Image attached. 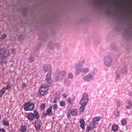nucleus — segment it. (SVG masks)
Here are the masks:
<instances>
[{"instance_id":"obj_1","label":"nucleus","mask_w":132,"mask_h":132,"mask_svg":"<svg viewBox=\"0 0 132 132\" xmlns=\"http://www.w3.org/2000/svg\"><path fill=\"white\" fill-rule=\"evenodd\" d=\"M48 86L44 84L41 85L39 90V93L38 94V96H40L46 95L47 94V92L48 89Z\"/></svg>"},{"instance_id":"obj_2","label":"nucleus","mask_w":132,"mask_h":132,"mask_svg":"<svg viewBox=\"0 0 132 132\" xmlns=\"http://www.w3.org/2000/svg\"><path fill=\"white\" fill-rule=\"evenodd\" d=\"M34 113H29L28 115L27 118L30 121L33 120L35 118L38 119L39 118V114L36 110L34 111Z\"/></svg>"},{"instance_id":"obj_3","label":"nucleus","mask_w":132,"mask_h":132,"mask_svg":"<svg viewBox=\"0 0 132 132\" xmlns=\"http://www.w3.org/2000/svg\"><path fill=\"white\" fill-rule=\"evenodd\" d=\"M23 106H24V109L25 111H32L35 108L34 104L31 103L29 101L25 103Z\"/></svg>"},{"instance_id":"obj_4","label":"nucleus","mask_w":132,"mask_h":132,"mask_svg":"<svg viewBox=\"0 0 132 132\" xmlns=\"http://www.w3.org/2000/svg\"><path fill=\"white\" fill-rule=\"evenodd\" d=\"M88 95L87 93H84L83 94L81 100H80L79 104L81 105H86L88 101Z\"/></svg>"},{"instance_id":"obj_5","label":"nucleus","mask_w":132,"mask_h":132,"mask_svg":"<svg viewBox=\"0 0 132 132\" xmlns=\"http://www.w3.org/2000/svg\"><path fill=\"white\" fill-rule=\"evenodd\" d=\"M10 55L9 50L8 49H6L4 52V54L2 55L1 57V58L2 59V62H5L4 61L6 60V57L9 56Z\"/></svg>"},{"instance_id":"obj_6","label":"nucleus","mask_w":132,"mask_h":132,"mask_svg":"<svg viewBox=\"0 0 132 132\" xmlns=\"http://www.w3.org/2000/svg\"><path fill=\"white\" fill-rule=\"evenodd\" d=\"M105 65L107 66H110L112 63V60L111 57L108 56H105L104 59Z\"/></svg>"},{"instance_id":"obj_7","label":"nucleus","mask_w":132,"mask_h":132,"mask_svg":"<svg viewBox=\"0 0 132 132\" xmlns=\"http://www.w3.org/2000/svg\"><path fill=\"white\" fill-rule=\"evenodd\" d=\"M51 72H48L46 76V80L47 86H50L52 82L51 80Z\"/></svg>"},{"instance_id":"obj_8","label":"nucleus","mask_w":132,"mask_h":132,"mask_svg":"<svg viewBox=\"0 0 132 132\" xmlns=\"http://www.w3.org/2000/svg\"><path fill=\"white\" fill-rule=\"evenodd\" d=\"M43 69L44 72L46 73L52 72V68L50 65H45L43 67Z\"/></svg>"},{"instance_id":"obj_9","label":"nucleus","mask_w":132,"mask_h":132,"mask_svg":"<svg viewBox=\"0 0 132 132\" xmlns=\"http://www.w3.org/2000/svg\"><path fill=\"white\" fill-rule=\"evenodd\" d=\"M52 107L50 106L46 110V112H44L43 116H46L48 115L49 116H51L52 114Z\"/></svg>"},{"instance_id":"obj_10","label":"nucleus","mask_w":132,"mask_h":132,"mask_svg":"<svg viewBox=\"0 0 132 132\" xmlns=\"http://www.w3.org/2000/svg\"><path fill=\"white\" fill-rule=\"evenodd\" d=\"M77 74L78 75L82 72V70L83 69V67L81 66L77 65L76 66Z\"/></svg>"},{"instance_id":"obj_11","label":"nucleus","mask_w":132,"mask_h":132,"mask_svg":"<svg viewBox=\"0 0 132 132\" xmlns=\"http://www.w3.org/2000/svg\"><path fill=\"white\" fill-rule=\"evenodd\" d=\"M55 80L57 81L62 80L63 79V77L58 72L55 75Z\"/></svg>"},{"instance_id":"obj_12","label":"nucleus","mask_w":132,"mask_h":132,"mask_svg":"<svg viewBox=\"0 0 132 132\" xmlns=\"http://www.w3.org/2000/svg\"><path fill=\"white\" fill-rule=\"evenodd\" d=\"M92 75L89 74H88L87 75L84 76L83 77V79L86 81H89L92 77Z\"/></svg>"},{"instance_id":"obj_13","label":"nucleus","mask_w":132,"mask_h":132,"mask_svg":"<svg viewBox=\"0 0 132 132\" xmlns=\"http://www.w3.org/2000/svg\"><path fill=\"white\" fill-rule=\"evenodd\" d=\"M79 123L80 124V126L81 128L82 129H84L85 123L84 120L83 119H80L79 121Z\"/></svg>"},{"instance_id":"obj_14","label":"nucleus","mask_w":132,"mask_h":132,"mask_svg":"<svg viewBox=\"0 0 132 132\" xmlns=\"http://www.w3.org/2000/svg\"><path fill=\"white\" fill-rule=\"evenodd\" d=\"M94 128L93 125L91 124L88 125V126L87 128V129L86 132H89L90 131L92 130Z\"/></svg>"},{"instance_id":"obj_15","label":"nucleus","mask_w":132,"mask_h":132,"mask_svg":"<svg viewBox=\"0 0 132 132\" xmlns=\"http://www.w3.org/2000/svg\"><path fill=\"white\" fill-rule=\"evenodd\" d=\"M71 114L73 116H77L78 115V112L77 109H72L71 111Z\"/></svg>"},{"instance_id":"obj_16","label":"nucleus","mask_w":132,"mask_h":132,"mask_svg":"<svg viewBox=\"0 0 132 132\" xmlns=\"http://www.w3.org/2000/svg\"><path fill=\"white\" fill-rule=\"evenodd\" d=\"M34 126L35 128L37 130H39L41 127L40 123L38 122L35 123Z\"/></svg>"},{"instance_id":"obj_17","label":"nucleus","mask_w":132,"mask_h":132,"mask_svg":"<svg viewBox=\"0 0 132 132\" xmlns=\"http://www.w3.org/2000/svg\"><path fill=\"white\" fill-rule=\"evenodd\" d=\"M86 105H81V106L79 108V111L80 114L82 113L83 112Z\"/></svg>"},{"instance_id":"obj_18","label":"nucleus","mask_w":132,"mask_h":132,"mask_svg":"<svg viewBox=\"0 0 132 132\" xmlns=\"http://www.w3.org/2000/svg\"><path fill=\"white\" fill-rule=\"evenodd\" d=\"M112 129L113 131H116L118 129V126L117 125H113L112 126Z\"/></svg>"},{"instance_id":"obj_19","label":"nucleus","mask_w":132,"mask_h":132,"mask_svg":"<svg viewBox=\"0 0 132 132\" xmlns=\"http://www.w3.org/2000/svg\"><path fill=\"white\" fill-rule=\"evenodd\" d=\"M63 77H65L66 75V72L64 71H61L58 72Z\"/></svg>"},{"instance_id":"obj_20","label":"nucleus","mask_w":132,"mask_h":132,"mask_svg":"<svg viewBox=\"0 0 132 132\" xmlns=\"http://www.w3.org/2000/svg\"><path fill=\"white\" fill-rule=\"evenodd\" d=\"M26 126L25 125L22 126L20 128V131L22 132H26Z\"/></svg>"},{"instance_id":"obj_21","label":"nucleus","mask_w":132,"mask_h":132,"mask_svg":"<svg viewBox=\"0 0 132 132\" xmlns=\"http://www.w3.org/2000/svg\"><path fill=\"white\" fill-rule=\"evenodd\" d=\"M121 72L123 74H126L127 72L126 67H123L121 70Z\"/></svg>"},{"instance_id":"obj_22","label":"nucleus","mask_w":132,"mask_h":132,"mask_svg":"<svg viewBox=\"0 0 132 132\" xmlns=\"http://www.w3.org/2000/svg\"><path fill=\"white\" fill-rule=\"evenodd\" d=\"M2 123L3 125L5 126H7L9 124V122L7 121H6L5 120L2 122Z\"/></svg>"},{"instance_id":"obj_23","label":"nucleus","mask_w":132,"mask_h":132,"mask_svg":"<svg viewBox=\"0 0 132 132\" xmlns=\"http://www.w3.org/2000/svg\"><path fill=\"white\" fill-rule=\"evenodd\" d=\"M65 84L66 85H69L70 84V82L68 79L66 78L65 79Z\"/></svg>"},{"instance_id":"obj_24","label":"nucleus","mask_w":132,"mask_h":132,"mask_svg":"<svg viewBox=\"0 0 132 132\" xmlns=\"http://www.w3.org/2000/svg\"><path fill=\"white\" fill-rule=\"evenodd\" d=\"M25 38V36L22 35H20L18 37L19 41L22 40Z\"/></svg>"},{"instance_id":"obj_25","label":"nucleus","mask_w":132,"mask_h":132,"mask_svg":"<svg viewBox=\"0 0 132 132\" xmlns=\"http://www.w3.org/2000/svg\"><path fill=\"white\" fill-rule=\"evenodd\" d=\"M121 124L123 126H125L127 123V120L125 119H123L121 121Z\"/></svg>"},{"instance_id":"obj_26","label":"nucleus","mask_w":132,"mask_h":132,"mask_svg":"<svg viewBox=\"0 0 132 132\" xmlns=\"http://www.w3.org/2000/svg\"><path fill=\"white\" fill-rule=\"evenodd\" d=\"M6 89V88H4L2 89L1 92V97L4 95L5 93Z\"/></svg>"},{"instance_id":"obj_27","label":"nucleus","mask_w":132,"mask_h":132,"mask_svg":"<svg viewBox=\"0 0 132 132\" xmlns=\"http://www.w3.org/2000/svg\"><path fill=\"white\" fill-rule=\"evenodd\" d=\"M60 105L61 106H64L65 105V101H60Z\"/></svg>"},{"instance_id":"obj_28","label":"nucleus","mask_w":132,"mask_h":132,"mask_svg":"<svg viewBox=\"0 0 132 132\" xmlns=\"http://www.w3.org/2000/svg\"><path fill=\"white\" fill-rule=\"evenodd\" d=\"M101 119L100 117H96L94 118L93 120L96 122H98Z\"/></svg>"},{"instance_id":"obj_29","label":"nucleus","mask_w":132,"mask_h":132,"mask_svg":"<svg viewBox=\"0 0 132 132\" xmlns=\"http://www.w3.org/2000/svg\"><path fill=\"white\" fill-rule=\"evenodd\" d=\"M83 72L84 74H85L87 72H88L89 71V69L87 68H85L84 69L83 68Z\"/></svg>"},{"instance_id":"obj_30","label":"nucleus","mask_w":132,"mask_h":132,"mask_svg":"<svg viewBox=\"0 0 132 132\" xmlns=\"http://www.w3.org/2000/svg\"><path fill=\"white\" fill-rule=\"evenodd\" d=\"M114 116L116 117H118L120 115L119 112L117 111H116L114 112Z\"/></svg>"},{"instance_id":"obj_31","label":"nucleus","mask_w":132,"mask_h":132,"mask_svg":"<svg viewBox=\"0 0 132 132\" xmlns=\"http://www.w3.org/2000/svg\"><path fill=\"white\" fill-rule=\"evenodd\" d=\"M29 60L30 62L32 63L34 61V58L32 56H31L29 58Z\"/></svg>"},{"instance_id":"obj_32","label":"nucleus","mask_w":132,"mask_h":132,"mask_svg":"<svg viewBox=\"0 0 132 132\" xmlns=\"http://www.w3.org/2000/svg\"><path fill=\"white\" fill-rule=\"evenodd\" d=\"M68 77L69 78L72 79L73 77V75L72 73H70L68 74Z\"/></svg>"},{"instance_id":"obj_33","label":"nucleus","mask_w":132,"mask_h":132,"mask_svg":"<svg viewBox=\"0 0 132 132\" xmlns=\"http://www.w3.org/2000/svg\"><path fill=\"white\" fill-rule=\"evenodd\" d=\"M11 52L13 53V55H15L16 54L15 50L14 48H12L11 49Z\"/></svg>"},{"instance_id":"obj_34","label":"nucleus","mask_w":132,"mask_h":132,"mask_svg":"<svg viewBox=\"0 0 132 132\" xmlns=\"http://www.w3.org/2000/svg\"><path fill=\"white\" fill-rule=\"evenodd\" d=\"M53 109L54 110H56L57 109V106L56 104H55L53 105Z\"/></svg>"},{"instance_id":"obj_35","label":"nucleus","mask_w":132,"mask_h":132,"mask_svg":"<svg viewBox=\"0 0 132 132\" xmlns=\"http://www.w3.org/2000/svg\"><path fill=\"white\" fill-rule=\"evenodd\" d=\"M57 98L56 97H55L54 100H53V102L54 103H55L57 102Z\"/></svg>"},{"instance_id":"obj_36","label":"nucleus","mask_w":132,"mask_h":132,"mask_svg":"<svg viewBox=\"0 0 132 132\" xmlns=\"http://www.w3.org/2000/svg\"><path fill=\"white\" fill-rule=\"evenodd\" d=\"M45 104L44 103H43L41 105L40 108L41 109H43L45 108Z\"/></svg>"},{"instance_id":"obj_37","label":"nucleus","mask_w":132,"mask_h":132,"mask_svg":"<svg viewBox=\"0 0 132 132\" xmlns=\"http://www.w3.org/2000/svg\"><path fill=\"white\" fill-rule=\"evenodd\" d=\"M7 36V35L5 34H4L2 35L1 36V38L2 39H4L6 38Z\"/></svg>"},{"instance_id":"obj_38","label":"nucleus","mask_w":132,"mask_h":132,"mask_svg":"<svg viewBox=\"0 0 132 132\" xmlns=\"http://www.w3.org/2000/svg\"><path fill=\"white\" fill-rule=\"evenodd\" d=\"M96 121H94V120H93V121L92 123H91L92 125L94 127H95V126L97 124L96 122Z\"/></svg>"},{"instance_id":"obj_39","label":"nucleus","mask_w":132,"mask_h":132,"mask_svg":"<svg viewBox=\"0 0 132 132\" xmlns=\"http://www.w3.org/2000/svg\"><path fill=\"white\" fill-rule=\"evenodd\" d=\"M6 89H9L10 88H11V85H7L6 87Z\"/></svg>"},{"instance_id":"obj_40","label":"nucleus","mask_w":132,"mask_h":132,"mask_svg":"<svg viewBox=\"0 0 132 132\" xmlns=\"http://www.w3.org/2000/svg\"><path fill=\"white\" fill-rule=\"evenodd\" d=\"M128 103L129 105H131L132 106V102L128 100Z\"/></svg>"},{"instance_id":"obj_41","label":"nucleus","mask_w":132,"mask_h":132,"mask_svg":"<svg viewBox=\"0 0 132 132\" xmlns=\"http://www.w3.org/2000/svg\"><path fill=\"white\" fill-rule=\"evenodd\" d=\"M132 107V106L131 105H128L126 106V107L127 109H129L131 108Z\"/></svg>"},{"instance_id":"obj_42","label":"nucleus","mask_w":132,"mask_h":132,"mask_svg":"<svg viewBox=\"0 0 132 132\" xmlns=\"http://www.w3.org/2000/svg\"><path fill=\"white\" fill-rule=\"evenodd\" d=\"M116 102L118 106H119L120 105L119 101L118 100H117L116 101Z\"/></svg>"},{"instance_id":"obj_43","label":"nucleus","mask_w":132,"mask_h":132,"mask_svg":"<svg viewBox=\"0 0 132 132\" xmlns=\"http://www.w3.org/2000/svg\"><path fill=\"white\" fill-rule=\"evenodd\" d=\"M67 94L66 93H64L63 94V96L64 98H65L67 97Z\"/></svg>"},{"instance_id":"obj_44","label":"nucleus","mask_w":132,"mask_h":132,"mask_svg":"<svg viewBox=\"0 0 132 132\" xmlns=\"http://www.w3.org/2000/svg\"><path fill=\"white\" fill-rule=\"evenodd\" d=\"M1 132H5L4 129L3 128L1 129Z\"/></svg>"},{"instance_id":"obj_45","label":"nucleus","mask_w":132,"mask_h":132,"mask_svg":"<svg viewBox=\"0 0 132 132\" xmlns=\"http://www.w3.org/2000/svg\"><path fill=\"white\" fill-rule=\"evenodd\" d=\"M70 114L69 113H68L67 115V117L68 118H69L70 117Z\"/></svg>"},{"instance_id":"obj_46","label":"nucleus","mask_w":132,"mask_h":132,"mask_svg":"<svg viewBox=\"0 0 132 132\" xmlns=\"http://www.w3.org/2000/svg\"><path fill=\"white\" fill-rule=\"evenodd\" d=\"M68 102L69 103H71V101L70 99H68Z\"/></svg>"},{"instance_id":"obj_47","label":"nucleus","mask_w":132,"mask_h":132,"mask_svg":"<svg viewBox=\"0 0 132 132\" xmlns=\"http://www.w3.org/2000/svg\"><path fill=\"white\" fill-rule=\"evenodd\" d=\"M26 85L25 84H23V87H26Z\"/></svg>"},{"instance_id":"obj_48","label":"nucleus","mask_w":132,"mask_h":132,"mask_svg":"<svg viewBox=\"0 0 132 132\" xmlns=\"http://www.w3.org/2000/svg\"><path fill=\"white\" fill-rule=\"evenodd\" d=\"M98 1L100 3H102L103 2V0H98Z\"/></svg>"},{"instance_id":"obj_49","label":"nucleus","mask_w":132,"mask_h":132,"mask_svg":"<svg viewBox=\"0 0 132 132\" xmlns=\"http://www.w3.org/2000/svg\"><path fill=\"white\" fill-rule=\"evenodd\" d=\"M4 49H3V50H1V52L2 53L3 52H4Z\"/></svg>"},{"instance_id":"obj_50","label":"nucleus","mask_w":132,"mask_h":132,"mask_svg":"<svg viewBox=\"0 0 132 132\" xmlns=\"http://www.w3.org/2000/svg\"><path fill=\"white\" fill-rule=\"evenodd\" d=\"M85 63V61L84 60H83L82 61V64H83Z\"/></svg>"},{"instance_id":"obj_51","label":"nucleus","mask_w":132,"mask_h":132,"mask_svg":"<svg viewBox=\"0 0 132 132\" xmlns=\"http://www.w3.org/2000/svg\"><path fill=\"white\" fill-rule=\"evenodd\" d=\"M129 94H130V96H132V93H130Z\"/></svg>"},{"instance_id":"obj_52","label":"nucleus","mask_w":132,"mask_h":132,"mask_svg":"<svg viewBox=\"0 0 132 132\" xmlns=\"http://www.w3.org/2000/svg\"><path fill=\"white\" fill-rule=\"evenodd\" d=\"M37 51H38L39 50L38 49H37Z\"/></svg>"},{"instance_id":"obj_53","label":"nucleus","mask_w":132,"mask_h":132,"mask_svg":"<svg viewBox=\"0 0 132 132\" xmlns=\"http://www.w3.org/2000/svg\"><path fill=\"white\" fill-rule=\"evenodd\" d=\"M111 5H112V3H111Z\"/></svg>"}]
</instances>
